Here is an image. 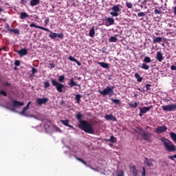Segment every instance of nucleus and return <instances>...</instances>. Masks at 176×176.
Listing matches in <instances>:
<instances>
[{
  "label": "nucleus",
  "mask_w": 176,
  "mask_h": 176,
  "mask_svg": "<svg viewBox=\"0 0 176 176\" xmlns=\"http://www.w3.org/2000/svg\"><path fill=\"white\" fill-rule=\"evenodd\" d=\"M76 118L79 121V129L82 130V131H85V133H87L88 134H94V128H93V124H90L87 120H82L83 118V114L78 113Z\"/></svg>",
  "instance_id": "obj_1"
},
{
  "label": "nucleus",
  "mask_w": 176,
  "mask_h": 176,
  "mask_svg": "<svg viewBox=\"0 0 176 176\" xmlns=\"http://www.w3.org/2000/svg\"><path fill=\"white\" fill-rule=\"evenodd\" d=\"M160 140L163 142L165 149H166L168 152H175V144L173 143V142L170 141L168 139H166V138H161Z\"/></svg>",
  "instance_id": "obj_2"
},
{
  "label": "nucleus",
  "mask_w": 176,
  "mask_h": 176,
  "mask_svg": "<svg viewBox=\"0 0 176 176\" xmlns=\"http://www.w3.org/2000/svg\"><path fill=\"white\" fill-rule=\"evenodd\" d=\"M113 89H115L114 87L107 86L102 91L99 90L98 93H100V94H101V96H103L104 97H105V96H109L110 97H112V96H113L114 94Z\"/></svg>",
  "instance_id": "obj_3"
},
{
  "label": "nucleus",
  "mask_w": 176,
  "mask_h": 176,
  "mask_svg": "<svg viewBox=\"0 0 176 176\" xmlns=\"http://www.w3.org/2000/svg\"><path fill=\"white\" fill-rule=\"evenodd\" d=\"M140 131H144L143 133H139V135H142L144 141H147L148 142L152 141V133L145 132L144 129H140Z\"/></svg>",
  "instance_id": "obj_4"
},
{
  "label": "nucleus",
  "mask_w": 176,
  "mask_h": 176,
  "mask_svg": "<svg viewBox=\"0 0 176 176\" xmlns=\"http://www.w3.org/2000/svg\"><path fill=\"white\" fill-rule=\"evenodd\" d=\"M52 86H54L58 91V93H63V89H65V86L56 80V79H52Z\"/></svg>",
  "instance_id": "obj_5"
},
{
  "label": "nucleus",
  "mask_w": 176,
  "mask_h": 176,
  "mask_svg": "<svg viewBox=\"0 0 176 176\" xmlns=\"http://www.w3.org/2000/svg\"><path fill=\"white\" fill-rule=\"evenodd\" d=\"M120 5L118 4L111 8L113 12H111L110 14H111L113 17H118V16H119V12H120Z\"/></svg>",
  "instance_id": "obj_6"
},
{
  "label": "nucleus",
  "mask_w": 176,
  "mask_h": 176,
  "mask_svg": "<svg viewBox=\"0 0 176 176\" xmlns=\"http://www.w3.org/2000/svg\"><path fill=\"white\" fill-rule=\"evenodd\" d=\"M161 108L163 109V111H165V112H173V111L176 110V103L166 106H162Z\"/></svg>",
  "instance_id": "obj_7"
},
{
  "label": "nucleus",
  "mask_w": 176,
  "mask_h": 176,
  "mask_svg": "<svg viewBox=\"0 0 176 176\" xmlns=\"http://www.w3.org/2000/svg\"><path fill=\"white\" fill-rule=\"evenodd\" d=\"M166 131H167V126H166V125L158 126L155 129V133L157 134H162L163 133H166Z\"/></svg>",
  "instance_id": "obj_8"
},
{
  "label": "nucleus",
  "mask_w": 176,
  "mask_h": 176,
  "mask_svg": "<svg viewBox=\"0 0 176 176\" xmlns=\"http://www.w3.org/2000/svg\"><path fill=\"white\" fill-rule=\"evenodd\" d=\"M31 28H38V30H43V31H46L47 32H50V30L48 28H44L43 26L36 25L34 23H32L30 25Z\"/></svg>",
  "instance_id": "obj_9"
},
{
  "label": "nucleus",
  "mask_w": 176,
  "mask_h": 176,
  "mask_svg": "<svg viewBox=\"0 0 176 176\" xmlns=\"http://www.w3.org/2000/svg\"><path fill=\"white\" fill-rule=\"evenodd\" d=\"M49 101V98H38L36 100V102L38 105H43V104H46Z\"/></svg>",
  "instance_id": "obj_10"
},
{
  "label": "nucleus",
  "mask_w": 176,
  "mask_h": 176,
  "mask_svg": "<svg viewBox=\"0 0 176 176\" xmlns=\"http://www.w3.org/2000/svg\"><path fill=\"white\" fill-rule=\"evenodd\" d=\"M144 163L148 167H153V163L152 162V159H149L148 157H144Z\"/></svg>",
  "instance_id": "obj_11"
},
{
  "label": "nucleus",
  "mask_w": 176,
  "mask_h": 176,
  "mask_svg": "<svg viewBox=\"0 0 176 176\" xmlns=\"http://www.w3.org/2000/svg\"><path fill=\"white\" fill-rule=\"evenodd\" d=\"M106 120H112V122H116V118L113 116V114H107L104 116Z\"/></svg>",
  "instance_id": "obj_12"
},
{
  "label": "nucleus",
  "mask_w": 176,
  "mask_h": 176,
  "mask_svg": "<svg viewBox=\"0 0 176 176\" xmlns=\"http://www.w3.org/2000/svg\"><path fill=\"white\" fill-rule=\"evenodd\" d=\"M153 108V106H148V107H144L142 109H140L141 113H146V112H148V111H151Z\"/></svg>",
  "instance_id": "obj_13"
},
{
  "label": "nucleus",
  "mask_w": 176,
  "mask_h": 176,
  "mask_svg": "<svg viewBox=\"0 0 176 176\" xmlns=\"http://www.w3.org/2000/svg\"><path fill=\"white\" fill-rule=\"evenodd\" d=\"M156 59L157 60V61H159V63H162V61L164 60V56H163V54L161 52H157Z\"/></svg>",
  "instance_id": "obj_14"
},
{
  "label": "nucleus",
  "mask_w": 176,
  "mask_h": 176,
  "mask_svg": "<svg viewBox=\"0 0 176 176\" xmlns=\"http://www.w3.org/2000/svg\"><path fill=\"white\" fill-rule=\"evenodd\" d=\"M17 53L19 54V56H27V54H28V50L23 48L19 51H17Z\"/></svg>",
  "instance_id": "obj_15"
},
{
  "label": "nucleus",
  "mask_w": 176,
  "mask_h": 176,
  "mask_svg": "<svg viewBox=\"0 0 176 176\" xmlns=\"http://www.w3.org/2000/svg\"><path fill=\"white\" fill-rule=\"evenodd\" d=\"M76 160H78V162H80L81 163H82V164H84L87 167H89L90 168H91V170H94V168L90 166V165H88L87 163L86 162H85V160H83L82 158L76 157Z\"/></svg>",
  "instance_id": "obj_16"
},
{
  "label": "nucleus",
  "mask_w": 176,
  "mask_h": 176,
  "mask_svg": "<svg viewBox=\"0 0 176 176\" xmlns=\"http://www.w3.org/2000/svg\"><path fill=\"white\" fill-rule=\"evenodd\" d=\"M130 170L133 173V176H138V170H137V168L135 167V166H131Z\"/></svg>",
  "instance_id": "obj_17"
},
{
  "label": "nucleus",
  "mask_w": 176,
  "mask_h": 176,
  "mask_svg": "<svg viewBox=\"0 0 176 176\" xmlns=\"http://www.w3.org/2000/svg\"><path fill=\"white\" fill-rule=\"evenodd\" d=\"M61 123H63V124H64V126H66L67 127H70V129H74V126H72V125H69V120H60Z\"/></svg>",
  "instance_id": "obj_18"
},
{
  "label": "nucleus",
  "mask_w": 176,
  "mask_h": 176,
  "mask_svg": "<svg viewBox=\"0 0 176 176\" xmlns=\"http://www.w3.org/2000/svg\"><path fill=\"white\" fill-rule=\"evenodd\" d=\"M69 86H70V87H74V86H78V87H80V85L77 84L74 80V78H72L70 80V82L68 83Z\"/></svg>",
  "instance_id": "obj_19"
},
{
  "label": "nucleus",
  "mask_w": 176,
  "mask_h": 176,
  "mask_svg": "<svg viewBox=\"0 0 176 176\" xmlns=\"http://www.w3.org/2000/svg\"><path fill=\"white\" fill-rule=\"evenodd\" d=\"M98 65H100L102 68H106L107 69H109V64L104 63V62H98Z\"/></svg>",
  "instance_id": "obj_20"
},
{
  "label": "nucleus",
  "mask_w": 176,
  "mask_h": 176,
  "mask_svg": "<svg viewBox=\"0 0 176 176\" xmlns=\"http://www.w3.org/2000/svg\"><path fill=\"white\" fill-rule=\"evenodd\" d=\"M13 105L14 107H23V105H24V102L13 100Z\"/></svg>",
  "instance_id": "obj_21"
},
{
  "label": "nucleus",
  "mask_w": 176,
  "mask_h": 176,
  "mask_svg": "<svg viewBox=\"0 0 176 176\" xmlns=\"http://www.w3.org/2000/svg\"><path fill=\"white\" fill-rule=\"evenodd\" d=\"M30 15L28 14L27 12H21L20 19L21 20H25V19H28Z\"/></svg>",
  "instance_id": "obj_22"
},
{
  "label": "nucleus",
  "mask_w": 176,
  "mask_h": 176,
  "mask_svg": "<svg viewBox=\"0 0 176 176\" xmlns=\"http://www.w3.org/2000/svg\"><path fill=\"white\" fill-rule=\"evenodd\" d=\"M106 21L109 23V25H113L115 24V19L113 18H107Z\"/></svg>",
  "instance_id": "obj_23"
},
{
  "label": "nucleus",
  "mask_w": 176,
  "mask_h": 176,
  "mask_svg": "<svg viewBox=\"0 0 176 176\" xmlns=\"http://www.w3.org/2000/svg\"><path fill=\"white\" fill-rule=\"evenodd\" d=\"M135 78L137 79V82H142L143 79L142 77L140 76V74L138 73L135 74Z\"/></svg>",
  "instance_id": "obj_24"
},
{
  "label": "nucleus",
  "mask_w": 176,
  "mask_h": 176,
  "mask_svg": "<svg viewBox=\"0 0 176 176\" xmlns=\"http://www.w3.org/2000/svg\"><path fill=\"white\" fill-rule=\"evenodd\" d=\"M10 32H13L15 35H20V30L19 29H11Z\"/></svg>",
  "instance_id": "obj_25"
},
{
  "label": "nucleus",
  "mask_w": 176,
  "mask_h": 176,
  "mask_svg": "<svg viewBox=\"0 0 176 176\" xmlns=\"http://www.w3.org/2000/svg\"><path fill=\"white\" fill-rule=\"evenodd\" d=\"M162 37H155L153 38V43H160V42H162Z\"/></svg>",
  "instance_id": "obj_26"
},
{
  "label": "nucleus",
  "mask_w": 176,
  "mask_h": 176,
  "mask_svg": "<svg viewBox=\"0 0 176 176\" xmlns=\"http://www.w3.org/2000/svg\"><path fill=\"white\" fill-rule=\"evenodd\" d=\"M49 36L50 38H51V39H56V38H57V33L51 32L50 34H49Z\"/></svg>",
  "instance_id": "obj_27"
},
{
  "label": "nucleus",
  "mask_w": 176,
  "mask_h": 176,
  "mask_svg": "<svg viewBox=\"0 0 176 176\" xmlns=\"http://www.w3.org/2000/svg\"><path fill=\"white\" fill-rule=\"evenodd\" d=\"M140 68H142V69L148 71V69H149V65H146V63H142V66H140Z\"/></svg>",
  "instance_id": "obj_28"
},
{
  "label": "nucleus",
  "mask_w": 176,
  "mask_h": 176,
  "mask_svg": "<svg viewBox=\"0 0 176 176\" xmlns=\"http://www.w3.org/2000/svg\"><path fill=\"white\" fill-rule=\"evenodd\" d=\"M170 138L174 141V142H176V134L174 132L170 133Z\"/></svg>",
  "instance_id": "obj_29"
},
{
  "label": "nucleus",
  "mask_w": 176,
  "mask_h": 176,
  "mask_svg": "<svg viewBox=\"0 0 176 176\" xmlns=\"http://www.w3.org/2000/svg\"><path fill=\"white\" fill-rule=\"evenodd\" d=\"M109 42H113L115 43L118 42V38L112 36L109 38Z\"/></svg>",
  "instance_id": "obj_30"
},
{
  "label": "nucleus",
  "mask_w": 176,
  "mask_h": 176,
  "mask_svg": "<svg viewBox=\"0 0 176 176\" xmlns=\"http://www.w3.org/2000/svg\"><path fill=\"white\" fill-rule=\"evenodd\" d=\"M95 34H96V31L94 30V28H93L89 31V36L91 38H93V36H94Z\"/></svg>",
  "instance_id": "obj_31"
},
{
  "label": "nucleus",
  "mask_w": 176,
  "mask_h": 176,
  "mask_svg": "<svg viewBox=\"0 0 176 176\" xmlns=\"http://www.w3.org/2000/svg\"><path fill=\"white\" fill-rule=\"evenodd\" d=\"M38 3H39V1H38L37 0H32L30 1L31 6H36V5H38Z\"/></svg>",
  "instance_id": "obj_32"
},
{
  "label": "nucleus",
  "mask_w": 176,
  "mask_h": 176,
  "mask_svg": "<svg viewBox=\"0 0 176 176\" xmlns=\"http://www.w3.org/2000/svg\"><path fill=\"white\" fill-rule=\"evenodd\" d=\"M80 98H82L81 95L77 94L76 96V100L77 104H80Z\"/></svg>",
  "instance_id": "obj_33"
},
{
  "label": "nucleus",
  "mask_w": 176,
  "mask_h": 176,
  "mask_svg": "<svg viewBox=\"0 0 176 176\" xmlns=\"http://www.w3.org/2000/svg\"><path fill=\"white\" fill-rule=\"evenodd\" d=\"M152 60H151V58H149L148 56H146L144 58V59L143 60V63H151Z\"/></svg>",
  "instance_id": "obj_34"
},
{
  "label": "nucleus",
  "mask_w": 176,
  "mask_h": 176,
  "mask_svg": "<svg viewBox=\"0 0 176 176\" xmlns=\"http://www.w3.org/2000/svg\"><path fill=\"white\" fill-rule=\"evenodd\" d=\"M129 107L131 108H137V107H138V103L137 102H135L134 104L129 103Z\"/></svg>",
  "instance_id": "obj_35"
},
{
  "label": "nucleus",
  "mask_w": 176,
  "mask_h": 176,
  "mask_svg": "<svg viewBox=\"0 0 176 176\" xmlns=\"http://www.w3.org/2000/svg\"><path fill=\"white\" fill-rule=\"evenodd\" d=\"M112 102L114 104H117V105H119L120 104V100L119 99H111Z\"/></svg>",
  "instance_id": "obj_36"
},
{
  "label": "nucleus",
  "mask_w": 176,
  "mask_h": 176,
  "mask_svg": "<svg viewBox=\"0 0 176 176\" xmlns=\"http://www.w3.org/2000/svg\"><path fill=\"white\" fill-rule=\"evenodd\" d=\"M44 87L45 89H48V87H50V84L49 83V81L44 82Z\"/></svg>",
  "instance_id": "obj_37"
},
{
  "label": "nucleus",
  "mask_w": 176,
  "mask_h": 176,
  "mask_svg": "<svg viewBox=\"0 0 176 176\" xmlns=\"http://www.w3.org/2000/svg\"><path fill=\"white\" fill-rule=\"evenodd\" d=\"M126 7L128 8V9H131L133 8V3H131V2H126Z\"/></svg>",
  "instance_id": "obj_38"
},
{
  "label": "nucleus",
  "mask_w": 176,
  "mask_h": 176,
  "mask_svg": "<svg viewBox=\"0 0 176 176\" xmlns=\"http://www.w3.org/2000/svg\"><path fill=\"white\" fill-rule=\"evenodd\" d=\"M138 17H145L146 14H145V12H138Z\"/></svg>",
  "instance_id": "obj_39"
},
{
  "label": "nucleus",
  "mask_w": 176,
  "mask_h": 176,
  "mask_svg": "<svg viewBox=\"0 0 176 176\" xmlns=\"http://www.w3.org/2000/svg\"><path fill=\"white\" fill-rule=\"evenodd\" d=\"M168 159H170V160H173L174 162V159H176V155H168Z\"/></svg>",
  "instance_id": "obj_40"
},
{
  "label": "nucleus",
  "mask_w": 176,
  "mask_h": 176,
  "mask_svg": "<svg viewBox=\"0 0 176 176\" xmlns=\"http://www.w3.org/2000/svg\"><path fill=\"white\" fill-rule=\"evenodd\" d=\"M64 79H65V77L64 76H60L58 77V81L59 82H64Z\"/></svg>",
  "instance_id": "obj_41"
},
{
  "label": "nucleus",
  "mask_w": 176,
  "mask_h": 176,
  "mask_svg": "<svg viewBox=\"0 0 176 176\" xmlns=\"http://www.w3.org/2000/svg\"><path fill=\"white\" fill-rule=\"evenodd\" d=\"M110 142H112L113 144H115V137L113 135H111L110 137V139L109 140Z\"/></svg>",
  "instance_id": "obj_42"
},
{
  "label": "nucleus",
  "mask_w": 176,
  "mask_h": 176,
  "mask_svg": "<svg viewBox=\"0 0 176 176\" xmlns=\"http://www.w3.org/2000/svg\"><path fill=\"white\" fill-rule=\"evenodd\" d=\"M154 13H155V14H162V11L160 10L155 9L154 10Z\"/></svg>",
  "instance_id": "obj_43"
},
{
  "label": "nucleus",
  "mask_w": 176,
  "mask_h": 176,
  "mask_svg": "<svg viewBox=\"0 0 176 176\" xmlns=\"http://www.w3.org/2000/svg\"><path fill=\"white\" fill-rule=\"evenodd\" d=\"M0 94H1V96H4V97L8 96V94L5 91H0Z\"/></svg>",
  "instance_id": "obj_44"
},
{
  "label": "nucleus",
  "mask_w": 176,
  "mask_h": 176,
  "mask_svg": "<svg viewBox=\"0 0 176 176\" xmlns=\"http://www.w3.org/2000/svg\"><path fill=\"white\" fill-rule=\"evenodd\" d=\"M25 112H27V110H25V109L23 108V111L21 112V115H23V116H27Z\"/></svg>",
  "instance_id": "obj_45"
},
{
  "label": "nucleus",
  "mask_w": 176,
  "mask_h": 176,
  "mask_svg": "<svg viewBox=\"0 0 176 176\" xmlns=\"http://www.w3.org/2000/svg\"><path fill=\"white\" fill-rule=\"evenodd\" d=\"M32 75H34V74H36V72H38V69L34 67H32Z\"/></svg>",
  "instance_id": "obj_46"
},
{
  "label": "nucleus",
  "mask_w": 176,
  "mask_h": 176,
  "mask_svg": "<svg viewBox=\"0 0 176 176\" xmlns=\"http://www.w3.org/2000/svg\"><path fill=\"white\" fill-rule=\"evenodd\" d=\"M151 86H152L151 84H146V85H145V87H146V91H148V90H150V87H151Z\"/></svg>",
  "instance_id": "obj_47"
},
{
  "label": "nucleus",
  "mask_w": 176,
  "mask_h": 176,
  "mask_svg": "<svg viewBox=\"0 0 176 176\" xmlns=\"http://www.w3.org/2000/svg\"><path fill=\"white\" fill-rule=\"evenodd\" d=\"M58 38H60V39H63L64 38V34L63 33H59L57 34Z\"/></svg>",
  "instance_id": "obj_48"
},
{
  "label": "nucleus",
  "mask_w": 176,
  "mask_h": 176,
  "mask_svg": "<svg viewBox=\"0 0 176 176\" xmlns=\"http://www.w3.org/2000/svg\"><path fill=\"white\" fill-rule=\"evenodd\" d=\"M124 173L123 172V170H120L118 173V176H124Z\"/></svg>",
  "instance_id": "obj_49"
},
{
  "label": "nucleus",
  "mask_w": 176,
  "mask_h": 176,
  "mask_svg": "<svg viewBox=\"0 0 176 176\" xmlns=\"http://www.w3.org/2000/svg\"><path fill=\"white\" fill-rule=\"evenodd\" d=\"M49 65H50V69L55 68V67H56V65H54V63H50Z\"/></svg>",
  "instance_id": "obj_50"
},
{
  "label": "nucleus",
  "mask_w": 176,
  "mask_h": 176,
  "mask_svg": "<svg viewBox=\"0 0 176 176\" xmlns=\"http://www.w3.org/2000/svg\"><path fill=\"white\" fill-rule=\"evenodd\" d=\"M31 104V102H29L28 103V104L25 107H23V109H25V110H28V109H29V108H30V104Z\"/></svg>",
  "instance_id": "obj_51"
},
{
  "label": "nucleus",
  "mask_w": 176,
  "mask_h": 176,
  "mask_svg": "<svg viewBox=\"0 0 176 176\" xmlns=\"http://www.w3.org/2000/svg\"><path fill=\"white\" fill-rule=\"evenodd\" d=\"M68 58L70 61H74V63L76 61V59L72 56H69Z\"/></svg>",
  "instance_id": "obj_52"
},
{
  "label": "nucleus",
  "mask_w": 176,
  "mask_h": 176,
  "mask_svg": "<svg viewBox=\"0 0 176 176\" xmlns=\"http://www.w3.org/2000/svg\"><path fill=\"white\" fill-rule=\"evenodd\" d=\"M14 64H15V65L16 67H19V65H20V60H16Z\"/></svg>",
  "instance_id": "obj_53"
},
{
  "label": "nucleus",
  "mask_w": 176,
  "mask_h": 176,
  "mask_svg": "<svg viewBox=\"0 0 176 176\" xmlns=\"http://www.w3.org/2000/svg\"><path fill=\"white\" fill-rule=\"evenodd\" d=\"M170 69H171V71H176V66L172 65V66L170 67Z\"/></svg>",
  "instance_id": "obj_54"
},
{
  "label": "nucleus",
  "mask_w": 176,
  "mask_h": 176,
  "mask_svg": "<svg viewBox=\"0 0 176 176\" xmlns=\"http://www.w3.org/2000/svg\"><path fill=\"white\" fill-rule=\"evenodd\" d=\"M146 172H145V167H143V172H142V176H146Z\"/></svg>",
  "instance_id": "obj_55"
},
{
  "label": "nucleus",
  "mask_w": 176,
  "mask_h": 176,
  "mask_svg": "<svg viewBox=\"0 0 176 176\" xmlns=\"http://www.w3.org/2000/svg\"><path fill=\"white\" fill-rule=\"evenodd\" d=\"M138 90H139V91H142V93H145V89H141V88H138Z\"/></svg>",
  "instance_id": "obj_56"
},
{
  "label": "nucleus",
  "mask_w": 176,
  "mask_h": 176,
  "mask_svg": "<svg viewBox=\"0 0 176 176\" xmlns=\"http://www.w3.org/2000/svg\"><path fill=\"white\" fill-rule=\"evenodd\" d=\"M6 30H8L10 32V30H12V29H10V27L9 26L8 24L6 25Z\"/></svg>",
  "instance_id": "obj_57"
},
{
  "label": "nucleus",
  "mask_w": 176,
  "mask_h": 176,
  "mask_svg": "<svg viewBox=\"0 0 176 176\" xmlns=\"http://www.w3.org/2000/svg\"><path fill=\"white\" fill-rule=\"evenodd\" d=\"M74 63H76V64L78 65V66H80L82 64L80 63V62H79L78 60L76 59V61Z\"/></svg>",
  "instance_id": "obj_58"
},
{
  "label": "nucleus",
  "mask_w": 176,
  "mask_h": 176,
  "mask_svg": "<svg viewBox=\"0 0 176 176\" xmlns=\"http://www.w3.org/2000/svg\"><path fill=\"white\" fill-rule=\"evenodd\" d=\"M173 13L176 16V7H173Z\"/></svg>",
  "instance_id": "obj_59"
},
{
  "label": "nucleus",
  "mask_w": 176,
  "mask_h": 176,
  "mask_svg": "<svg viewBox=\"0 0 176 176\" xmlns=\"http://www.w3.org/2000/svg\"><path fill=\"white\" fill-rule=\"evenodd\" d=\"M146 2H147V1L144 0L141 3H142V5H146Z\"/></svg>",
  "instance_id": "obj_60"
},
{
  "label": "nucleus",
  "mask_w": 176,
  "mask_h": 176,
  "mask_svg": "<svg viewBox=\"0 0 176 176\" xmlns=\"http://www.w3.org/2000/svg\"><path fill=\"white\" fill-rule=\"evenodd\" d=\"M8 48L6 47H1V50H4L5 52H6V50H7Z\"/></svg>",
  "instance_id": "obj_61"
},
{
  "label": "nucleus",
  "mask_w": 176,
  "mask_h": 176,
  "mask_svg": "<svg viewBox=\"0 0 176 176\" xmlns=\"http://www.w3.org/2000/svg\"><path fill=\"white\" fill-rule=\"evenodd\" d=\"M144 113H141V111H140V113H139V116H142Z\"/></svg>",
  "instance_id": "obj_62"
},
{
  "label": "nucleus",
  "mask_w": 176,
  "mask_h": 176,
  "mask_svg": "<svg viewBox=\"0 0 176 176\" xmlns=\"http://www.w3.org/2000/svg\"><path fill=\"white\" fill-rule=\"evenodd\" d=\"M21 1L22 3H27V1H25V0H21Z\"/></svg>",
  "instance_id": "obj_63"
},
{
  "label": "nucleus",
  "mask_w": 176,
  "mask_h": 176,
  "mask_svg": "<svg viewBox=\"0 0 176 176\" xmlns=\"http://www.w3.org/2000/svg\"><path fill=\"white\" fill-rule=\"evenodd\" d=\"M0 12H3V10H2V8H0Z\"/></svg>",
  "instance_id": "obj_64"
}]
</instances>
